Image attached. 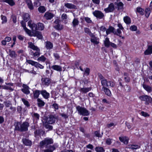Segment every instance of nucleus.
Segmentation results:
<instances>
[{
    "label": "nucleus",
    "instance_id": "nucleus-1",
    "mask_svg": "<svg viewBox=\"0 0 152 152\" xmlns=\"http://www.w3.org/2000/svg\"><path fill=\"white\" fill-rule=\"evenodd\" d=\"M76 108L78 113L80 115L88 116L89 115L88 111L84 107L78 106L76 107Z\"/></svg>",
    "mask_w": 152,
    "mask_h": 152
},
{
    "label": "nucleus",
    "instance_id": "nucleus-2",
    "mask_svg": "<svg viewBox=\"0 0 152 152\" xmlns=\"http://www.w3.org/2000/svg\"><path fill=\"white\" fill-rule=\"evenodd\" d=\"M53 140L50 138H46L44 140H42L40 142L39 144L41 147H42L44 145H47L49 144L53 143Z\"/></svg>",
    "mask_w": 152,
    "mask_h": 152
},
{
    "label": "nucleus",
    "instance_id": "nucleus-3",
    "mask_svg": "<svg viewBox=\"0 0 152 152\" xmlns=\"http://www.w3.org/2000/svg\"><path fill=\"white\" fill-rule=\"evenodd\" d=\"M140 99L141 101H145L146 105H148L152 102V98L147 95L142 96L140 97Z\"/></svg>",
    "mask_w": 152,
    "mask_h": 152
},
{
    "label": "nucleus",
    "instance_id": "nucleus-4",
    "mask_svg": "<svg viewBox=\"0 0 152 152\" xmlns=\"http://www.w3.org/2000/svg\"><path fill=\"white\" fill-rule=\"evenodd\" d=\"M101 84L103 86L106 87H114L115 86V83L112 81H107L106 79H104L101 81Z\"/></svg>",
    "mask_w": 152,
    "mask_h": 152
},
{
    "label": "nucleus",
    "instance_id": "nucleus-5",
    "mask_svg": "<svg viewBox=\"0 0 152 152\" xmlns=\"http://www.w3.org/2000/svg\"><path fill=\"white\" fill-rule=\"evenodd\" d=\"M28 63L32 66H34L36 67L39 68L40 69H43L44 68V66L42 65L39 63L35 62L33 61L29 60L27 61Z\"/></svg>",
    "mask_w": 152,
    "mask_h": 152
},
{
    "label": "nucleus",
    "instance_id": "nucleus-6",
    "mask_svg": "<svg viewBox=\"0 0 152 152\" xmlns=\"http://www.w3.org/2000/svg\"><path fill=\"white\" fill-rule=\"evenodd\" d=\"M56 121V118L53 115H49L47 117L46 122L47 123L50 124H52L55 123Z\"/></svg>",
    "mask_w": 152,
    "mask_h": 152
},
{
    "label": "nucleus",
    "instance_id": "nucleus-7",
    "mask_svg": "<svg viewBox=\"0 0 152 152\" xmlns=\"http://www.w3.org/2000/svg\"><path fill=\"white\" fill-rule=\"evenodd\" d=\"M93 15L97 18L99 19L102 18L104 17V15L101 12L98 10H95L93 12Z\"/></svg>",
    "mask_w": 152,
    "mask_h": 152
},
{
    "label": "nucleus",
    "instance_id": "nucleus-8",
    "mask_svg": "<svg viewBox=\"0 0 152 152\" xmlns=\"http://www.w3.org/2000/svg\"><path fill=\"white\" fill-rule=\"evenodd\" d=\"M28 26L31 28L33 31H36L37 30V24L32 22L31 20L29 21L28 23Z\"/></svg>",
    "mask_w": 152,
    "mask_h": 152
},
{
    "label": "nucleus",
    "instance_id": "nucleus-9",
    "mask_svg": "<svg viewBox=\"0 0 152 152\" xmlns=\"http://www.w3.org/2000/svg\"><path fill=\"white\" fill-rule=\"evenodd\" d=\"M60 20L58 19L56 20L54 22V27L58 30H61L63 28L62 25L60 24Z\"/></svg>",
    "mask_w": 152,
    "mask_h": 152
},
{
    "label": "nucleus",
    "instance_id": "nucleus-10",
    "mask_svg": "<svg viewBox=\"0 0 152 152\" xmlns=\"http://www.w3.org/2000/svg\"><path fill=\"white\" fill-rule=\"evenodd\" d=\"M42 85L48 86L51 82V80L48 78H42L41 79Z\"/></svg>",
    "mask_w": 152,
    "mask_h": 152
},
{
    "label": "nucleus",
    "instance_id": "nucleus-11",
    "mask_svg": "<svg viewBox=\"0 0 152 152\" xmlns=\"http://www.w3.org/2000/svg\"><path fill=\"white\" fill-rule=\"evenodd\" d=\"M55 15L53 14L48 11L45 13L44 17L46 20H48L51 19Z\"/></svg>",
    "mask_w": 152,
    "mask_h": 152
},
{
    "label": "nucleus",
    "instance_id": "nucleus-12",
    "mask_svg": "<svg viewBox=\"0 0 152 152\" xmlns=\"http://www.w3.org/2000/svg\"><path fill=\"white\" fill-rule=\"evenodd\" d=\"M29 126V123L27 122H23L21 126V131H25L28 130V128Z\"/></svg>",
    "mask_w": 152,
    "mask_h": 152
},
{
    "label": "nucleus",
    "instance_id": "nucleus-13",
    "mask_svg": "<svg viewBox=\"0 0 152 152\" xmlns=\"http://www.w3.org/2000/svg\"><path fill=\"white\" fill-rule=\"evenodd\" d=\"M114 6L113 4L111 3L109 5L107 8L104 9V11L107 13L111 12L114 10Z\"/></svg>",
    "mask_w": 152,
    "mask_h": 152
},
{
    "label": "nucleus",
    "instance_id": "nucleus-14",
    "mask_svg": "<svg viewBox=\"0 0 152 152\" xmlns=\"http://www.w3.org/2000/svg\"><path fill=\"white\" fill-rule=\"evenodd\" d=\"M119 140L124 144L127 145L129 143V138L126 136L120 137H119Z\"/></svg>",
    "mask_w": 152,
    "mask_h": 152
},
{
    "label": "nucleus",
    "instance_id": "nucleus-15",
    "mask_svg": "<svg viewBox=\"0 0 152 152\" xmlns=\"http://www.w3.org/2000/svg\"><path fill=\"white\" fill-rule=\"evenodd\" d=\"M28 48H30L34 50H38L39 48L37 46H35L32 42H28Z\"/></svg>",
    "mask_w": 152,
    "mask_h": 152
},
{
    "label": "nucleus",
    "instance_id": "nucleus-16",
    "mask_svg": "<svg viewBox=\"0 0 152 152\" xmlns=\"http://www.w3.org/2000/svg\"><path fill=\"white\" fill-rule=\"evenodd\" d=\"M102 91H103L105 92V94L107 96H111L112 94L108 88L105 87V86H103Z\"/></svg>",
    "mask_w": 152,
    "mask_h": 152
},
{
    "label": "nucleus",
    "instance_id": "nucleus-17",
    "mask_svg": "<svg viewBox=\"0 0 152 152\" xmlns=\"http://www.w3.org/2000/svg\"><path fill=\"white\" fill-rule=\"evenodd\" d=\"M22 140L23 143L26 146H30L32 144V142L30 140L26 138L23 139Z\"/></svg>",
    "mask_w": 152,
    "mask_h": 152
},
{
    "label": "nucleus",
    "instance_id": "nucleus-18",
    "mask_svg": "<svg viewBox=\"0 0 152 152\" xmlns=\"http://www.w3.org/2000/svg\"><path fill=\"white\" fill-rule=\"evenodd\" d=\"M23 88L22 89V91L24 94H28L30 93V91L29 90V87L26 85H23Z\"/></svg>",
    "mask_w": 152,
    "mask_h": 152
},
{
    "label": "nucleus",
    "instance_id": "nucleus-19",
    "mask_svg": "<svg viewBox=\"0 0 152 152\" xmlns=\"http://www.w3.org/2000/svg\"><path fill=\"white\" fill-rule=\"evenodd\" d=\"M41 94L43 97L45 99H48L50 97V94L45 90H42L41 91Z\"/></svg>",
    "mask_w": 152,
    "mask_h": 152
},
{
    "label": "nucleus",
    "instance_id": "nucleus-20",
    "mask_svg": "<svg viewBox=\"0 0 152 152\" xmlns=\"http://www.w3.org/2000/svg\"><path fill=\"white\" fill-rule=\"evenodd\" d=\"M64 6L66 8L69 9H75L76 8V6L71 3H65Z\"/></svg>",
    "mask_w": 152,
    "mask_h": 152
},
{
    "label": "nucleus",
    "instance_id": "nucleus-21",
    "mask_svg": "<svg viewBox=\"0 0 152 152\" xmlns=\"http://www.w3.org/2000/svg\"><path fill=\"white\" fill-rule=\"evenodd\" d=\"M145 55H149L152 53V45H149L147 49L144 52Z\"/></svg>",
    "mask_w": 152,
    "mask_h": 152
},
{
    "label": "nucleus",
    "instance_id": "nucleus-22",
    "mask_svg": "<svg viewBox=\"0 0 152 152\" xmlns=\"http://www.w3.org/2000/svg\"><path fill=\"white\" fill-rule=\"evenodd\" d=\"M26 3L28 8L30 10H33L34 9L31 0H26Z\"/></svg>",
    "mask_w": 152,
    "mask_h": 152
},
{
    "label": "nucleus",
    "instance_id": "nucleus-23",
    "mask_svg": "<svg viewBox=\"0 0 152 152\" xmlns=\"http://www.w3.org/2000/svg\"><path fill=\"white\" fill-rule=\"evenodd\" d=\"M4 2L8 4L10 6H12L15 5V2L13 0H1Z\"/></svg>",
    "mask_w": 152,
    "mask_h": 152
},
{
    "label": "nucleus",
    "instance_id": "nucleus-24",
    "mask_svg": "<svg viewBox=\"0 0 152 152\" xmlns=\"http://www.w3.org/2000/svg\"><path fill=\"white\" fill-rule=\"evenodd\" d=\"M128 146V148L132 150L137 149L140 148V146L137 145H129Z\"/></svg>",
    "mask_w": 152,
    "mask_h": 152
},
{
    "label": "nucleus",
    "instance_id": "nucleus-25",
    "mask_svg": "<svg viewBox=\"0 0 152 152\" xmlns=\"http://www.w3.org/2000/svg\"><path fill=\"white\" fill-rule=\"evenodd\" d=\"M142 86L143 88L147 92H150L152 91V88L147 85L143 84Z\"/></svg>",
    "mask_w": 152,
    "mask_h": 152
},
{
    "label": "nucleus",
    "instance_id": "nucleus-26",
    "mask_svg": "<svg viewBox=\"0 0 152 152\" xmlns=\"http://www.w3.org/2000/svg\"><path fill=\"white\" fill-rule=\"evenodd\" d=\"M56 148L54 146H50L48 149H45L44 150V152H53V151Z\"/></svg>",
    "mask_w": 152,
    "mask_h": 152
},
{
    "label": "nucleus",
    "instance_id": "nucleus-27",
    "mask_svg": "<svg viewBox=\"0 0 152 152\" xmlns=\"http://www.w3.org/2000/svg\"><path fill=\"white\" fill-rule=\"evenodd\" d=\"M91 41L94 45H97L99 42V39L96 37L92 38L91 39Z\"/></svg>",
    "mask_w": 152,
    "mask_h": 152
},
{
    "label": "nucleus",
    "instance_id": "nucleus-28",
    "mask_svg": "<svg viewBox=\"0 0 152 152\" xmlns=\"http://www.w3.org/2000/svg\"><path fill=\"white\" fill-rule=\"evenodd\" d=\"M52 67L53 69L58 71L60 72L62 70V67L61 66L58 65H53L52 66Z\"/></svg>",
    "mask_w": 152,
    "mask_h": 152
},
{
    "label": "nucleus",
    "instance_id": "nucleus-29",
    "mask_svg": "<svg viewBox=\"0 0 152 152\" xmlns=\"http://www.w3.org/2000/svg\"><path fill=\"white\" fill-rule=\"evenodd\" d=\"M91 90V88H81L80 91L83 93H86Z\"/></svg>",
    "mask_w": 152,
    "mask_h": 152
},
{
    "label": "nucleus",
    "instance_id": "nucleus-30",
    "mask_svg": "<svg viewBox=\"0 0 152 152\" xmlns=\"http://www.w3.org/2000/svg\"><path fill=\"white\" fill-rule=\"evenodd\" d=\"M111 42L110 41L109 38H106L104 41V44L105 46L107 48L109 47L110 44Z\"/></svg>",
    "mask_w": 152,
    "mask_h": 152
},
{
    "label": "nucleus",
    "instance_id": "nucleus-31",
    "mask_svg": "<svg viewBox=\"0 0 152 152\" xmlns=\"http://www.w3.org/2000/svg\"><path fill=\"white\" fill-rule=\"evenodd\" d=\"M45 47L47 49H50L52 48L53 45L50 42H45Z\"/></svg>",
    "mask_w": 152,
    "mask_h": 152
},
{
    "label": "nucleus",
    "instance_id": "nucleus-32",
    "mask_svg": "<svg viewBox=\"0 0 152 152\" xmlns=\"http://www.w3.org/2000/svg\"><path fill=\"white\" fill-rule=\"evenodd\" d=\"M37 104L39 107H41L44 105L45 103L44 102L41 100L40 99H37Z\"/></svg>",
    "mask_w": 152,
    "mask_h": 152
},
{
    "label": "nucleus",
    "instance_id": "nucleus-33",
    "mask_svg": "<svg viewBox=\"0 0 152 152\" xmlns=\"http://www.w3.org/2000/svg\"><path fill=\"white\" fill-rule=\"evenodd\" d=\"M95 150L96 152H104L105 150L104 148L101 146L96 147L95 148Z\"/></svg>",
    "mask_w": 152,
    "mask_h": 152
},
{
    "label": "nucleus",
    "instance_id": "nucleus-34",
    "mask_svg": "<svg viewBox=\"0 0 152 152\" xmlns=\"http://www.w3.org/2000/svg\"><path fill=\"white\" fill-rule=\"evenodd\" d=\"M38 10L39 12L42 13L46 11V9L44 6H41L39 7Z\"/></svg>",
    "mask_w": 152,
    "mask_h": 152
},
{
    "label": "nucleus",
    "instance_id": "nucleus-35",
    "mask_svg": "<svg viewBox=\"0 0 152 152\" xmlns=\"http://www.w3.org/2000/svg\"><path fill=\"white\" fill-rule=\"evenodd\" d=\"M37 30H42L44 28V25L43 23H39L37 24Z\"/></svg>",
    "mask_w": 152,
    "mask_h": 152
},
{
    "label": "nucleus",
    "instance_id": "nucleus-36",
    "mask_svg": "<svg viewBox=\"0 0 152 152\" xmlns=\"http://www.w3.org/2000/svg\"><path fill=\"white\" fill-rule=\"evenodd\" d=\"M114 29V28L112 26L109 27L108 29L106 30V33L107 35L110 34L111 32H114L113 31Z\"/></svg>",
    "mask_w": 152,
    "mask_h": 152
},
{
    "label": "nucleus",
    "instance_id": "nucleus-37",
    "mask_svg": "<svg viewBox=\"0 0 152 152\" xmlns=\"http://www.w3.org/2000/svg\"><path fill=\"white\" fill-rule=\"evenodd\" d=\"M124 22L127 24H129L131 23V20L130 18L128 17H125L124 18Z\"/></svg>",
    "mask_w": 152,
    "mask_h": 152
},
{
    "label": "nucleus",
    "instance_id": "nucleus-38",
    "mask_svg": "<svg viewBox=\"0 0 152 152\" xmlns=\"http://www.w3.org/2000/svg\"><path fill=\"white\" fill-rule=\"evenodd\" d=\"M79 23V21L77 18H74L72 22L73 26L74 27L78 25Z\"/></svg>",
    "mask_w": 152,
    "mask_h": 152
},
{
    "label": "nucleus",
    "instance_id": "nucleus-39",
    "mask_svg": "<svg viewBox=\"0 0 152 152\" xmlns=\"http://www.w3.org/2000/svg\"><path fill=\"white\" fill-rule=\"evenodd\" d=\"M21 124L19 122H17L15 125V129L20 131Z\"/></svg>",
    "mask_w": 152,
    "mask_h": 152
},
{
    "label": "nucleus",
    "instance_id": "nucleus-40",
    "mask_svg": "<svg viewBox=\"0 0 152 152\" xmlns=\"http://www.w3.org/2000/svg\"><path fill=\"white\" fill-rule=\"evenodd\" d=\"M137 12L141 15H143L144 13V10L141 8L138 7L137 9Z\"/></svg>",
    "mask_w": 152,
    "mask_h": 152
},
{
    "label": "nucleus",
    "instance_id": "nucleus-41",
    "mask_svg": "<svg viewBox=\"0 0 152 152\" xmlns=\"http://www.w3.org/2000/svg\"><path fill=\"white\" fill-rule=\"evenodd\" d=\"M117 6L118 10H121L123 8V4L121 2H119L117 4Z\"/></svg>",
    "mask_w": 152,
    "mask_h": 152
},
{
    "label": "nucleus",
    "instance_id": "nucleus-42",
    "mask_svg": "<svg viewBox=\"0 0 152 152\" xmlns=\"http://www.w3.org/2000/svg\"><path fill=\"white\" fill-rule=\"evenodd\" d=\"M22 101L23 102V104L27 107H29L30 106L29 102L24 98L22 99Z\"/></svg>",
    "mask_w": 152,
    "mask_h": 152
},
{
    "label": "nucleus",
    "instance_id": "nucleus-43",
    "mask_svg": "<svg viewBox=\"0 0 152 152\" xmlns=\"http://www.w3.org/2000/svg\"><path fill=\"white\" fill-rule=\"evenodd\" d=\"M151 13L150 9L149 8H146L145 9V16L147 18H148Z\"/></svg>",
    "mask_w": 152,
    "mask_h": 152
},
{
    "label": "nucleus",
    "instance_id": "nucleus-44",
    "mask_svg": "<svg viewBox=\"0 0 152 152\" xmlns=\"http://www.w3.org/2000/svg\"><path fill=\"white\" fill-rule=\"evenodd\" d=\"M34 6L36 7L39 6L41 5V3L39 2V0H34Z\"/></svg>",
    "mask_w": 152,
    "mask_h": 152
},
{
    "label": "nucleus",
    "instance_id": "nucleus-45",
    "mask_svg": "<svg viewBox=\"0 0 152 152\" xmlns=\"http://www.w3.org/2000/svg\"><path fill=\"white\" fill-rule=\"evenodd\" d=\"M29 19V15L28 14L26 13L23 15V19L26 21H27Z\"/></svg>",
    "mask_w": 152,
    "mask_h": 152
},
{
    "label": "nucleus",
    "instance_id": "nucleus-46",
    "mask_svg": "<svg viewBox=\"0 0 152 152\" xmlns=\"http://www.w3.org/2000/svg\"><path fill=\"white\" fill-rule=\"evenodd\" d=\"M46 60V58L44 56H42L37 59L38 61H41L44 62Z\"/></svg>",
    "mask_w": 152,
    "mask_h": 152
},
{
    "label": "nucleus",
    "instance_id": "nucleus-47",
    "mask_svg": "<svg viewBox=\"0 0 152 152\" xmlns=\"http://www.w3.org/2000/svg\"><path fill=\"white\" fill-rule=\"evenodd\" d=\"M35 36L39 39H41L42 38V36L40 32L36 31L35 32Z\"/></svg>",
    "mask_w": 152,
    "mask_h": 152
},
{
    "label": "nucleus",
    "instance_id": "nucleus-48",
    "mask_svg": "<svg viewBox=\"0 0 152 152\" xmlns=\"http://www.w3.org/2000/svg\"><path fill=\"white\" fill-rule=\"evenodd\" d=\"M9 55L12 58L15 57L16 56L15 52L13 51L10 50V51Z\"/></svg>",
    "mask_w": 152,
    "mask_h": 152
},
{
    "label": "nucleus",
    "instance_id": "nucleus-49",
    "mask_svg": "<svg viewBox=\"0 0 152 152\" xmlns=\"http://www.w3.org/2000/svg\"><path fill=\"white\" fill-rule=\"evenodd\" d=\"M1 19L2 21V23H6L7 21V18L6 17L3 15H1Z\"/></svg>",
    "mask_w": 152,
    "mask_h": 152
},
{
    "label": "nucleus",
    "instance_id": "nucleus-50",
    "mask_svg": "<svg viewBox=\"0 0 152 152\" xmlns=\"http://www.w3.org/2000/svg\"><path fill=\"white\" fill-rule=\"evenodd\" d=\"M39 94V91L38 90H36L34 91V97L35 98H37Z\"/></svg>",
    "mask_w": 152,
    "mask_h": 152
},
{
    "label": "nucleus",
    "instance_id": "nucleus-51",
    "mask_svg": "<svg viewBox=\"0 0 152 152\" xmlns=\"http://www.w3.org/2000/svg\"><path fill=\"white\" fill-rule=\"evenodd\" d=\"M90 69L88 68H86L85 69L84 73V75L88 76L89 74Z\"/></svg>",
    "mask_w": 152,
    "mask_h": 152
},
{
    "label": "nucleus",
    "instance_id": "nucleus-52",
    "mask_svg": "<svg viewBox=\"0 0 152 152\" xmlns=\"http://www.w3.org/2000/svg\"><path fill=\"white\" fill-rule=\"evenodd\" d=\"M32 116L34 118L37 119H39V115L36 113H34L32 115Z\"/></svg>",
    "mask_w": 152,
    "mask_h": 152
},
{
    "label": "nucleus",
    "instance_id": "nucleus-53",
    "mask_svg": "<svg viewBox=\"0 0 152 152\" xmlns=\"http://www.w3.org/2000/svg\"><path fill=\"white\" fill-rule=\"evenodd\" d=\"M121 30L119 29H117L116 31L113 32V33L119 36H120L122 33Z\"/></svg>",
    "mask_w": 152,
    "mask_h": 152
},
{
    "label": "nucleus",
    "instance_id": "nucleus-54",
    "mask_svg": "<svg viewBox=\"0 0 152 152\" xmlns=\"http://www.w3.org/2000/svg\"><path fill=\"white\" fill-rule=\"evenodd\" d=\"M94 134L95 135L98 137H101L103 135V133H102V134H100L99 132L98 131H96L94 132Z\"/></svg>",
    "mask_w": 152,
    "mask_h": 152
},
{
    "label": "nucleus",
    "instance_id": "nucleus-55",
    "mask_svg": "<svg viewBox=\"0 0 152 152\" xmlns=\"http://www.w3.org/2000/svg\"><path fill=\"white\" fill-rule=\"evenodd\" d=\"M44 126L46 129H48L49 130L52 129L53 128L52 126L48 124H44Z\"/></svg>",
    "mask_w": 152,
    "mask_h": 152
},
{
    "label": "nucleus",
    "instance_id": "nucleus-56",
    "mask_svg": "<svg viewBox=\"0 0 152 152\" xmlns=\"http://www.w3.org/2000/svg\"><path fill=\"white\" fill-rule=\"evenodd\" d=\"M137 28L136 26L135 25H133L131 26L129 29H130L132 31H135L137 30Z\"/></svg>",
    "mask_w": 152,
    "mask_h": 152
},
{
    "label": "nucleus",
    "instance_id": "nucleus-57",
    "mask_svg": "<svg viewBox=\"0 0 152 152\" xmlns=\"http://www.w3.org/2000/svg\"><path fill=\"white\" fill-rule=\"evenodd\" d=\"M11 19L12 20L13 22L14 23H15L17 21V17L16 16L14 15H12Z\"/></svg>",
    "mask_w": 152,
    "mask_h": 152
},
{
    "label": "nucleus",
    "instance_id": "nucleus-58",
    "mask_svg": "<svg viewBox=\"0 0 152 152\" xmlns=\"http://www.w3.org/2000/svg\"><path fill=\"white\" fill-rule=\"evenodd\" d=\"M36 52H35V53H33V55L34 56H37L38 57L40 55V50L39 49V48L38 50H36Z\"/></svg>",
    "mask_w": 152,
    "mask_h": 152
},
{
    "label": "nucleus",
    "instance_id": "nucleus-59",
    "mask_svg": "<svg viewBox=\"0 0 152 152\" xmlns=\"http://www.w3.org/2000/svg\"><path fill=\"white\" fill-rule=\"evenodd\" d=\"M124 89L125 91L128 92H129L131 90L130 87L126 85L124 86Z\"/></svg>",
    "mask_w": 152,
    "mask_h": 152
},
{
    "label": "nucleus",
    "instance_id": "nucleus-60",
    "mask_svg": "<svg viewBox=\"0 0 152 152\" xmlns=\"http://www.w3.org/2000/svg\"><path fill=\"white\" fill-rule=\"evenodd\" d=\"M141 115L144 117H146L147 116H149V115L147 113L145 112L144 111H142L141 113Z\"/></svg>",
    "mask_w": 152,
    "mask_h": 152
},
{
    "label": "nucleus",
    "instance_id": "nucleus-61",
    "mask_svg": "<svg viewBox=\"0 0 152 152\" xmlns=\"http://www.w3.org/2000/svg\"><path fill=\"white\" fill-rule=\"evenodd\" d=\"M85 20L87 23H91L92 22L91 20L90 19V18L88 17H86L85 18Z\"/></svg>",
    "mask_w": 152,
    "mask_h": 152
},
{
    "label": "nucleus",
    "instance_id": "nucleus-62",
    "mask_svg": "<svg viewBox=\"0 0 152 152\" xmlns=\"http://www.w3.org/2000/svg\"><path fill=\"white\" fill-rule=\"evenodd\" d=\"M115 125V124L114 123H111L110 124H108L107 125V126L108 128H110L112 126H114Z\"/></svg>",
    "mask_w": 152,
    "mask_h": 152
},
{
    "label": "nucleus",
    "instance_id": "nucleus-63",
    "mask_svg": "<svg viewBox=\"0 0 152 152\" xmlns=\"http://www.w3.org/2000/svg\"><path fill=\"white\" fill-rule=\"evenodd\" d=\"M24 30L29 35L31 36V31L29 30L27 28H25L24 29Z\"/></svg>",
    "mask_w": 152,
    "mask_h": 152
},
{
    "label": "nucleus",
    "instance_id": "nucleus-64",
    "mask_svg": "<svg viewBox=\"0 0 152 152\" xmlns=\"http://www.w3.org/2000/svg\"><path fill=\"white\" fill-rule=\"evenodd\" d=\"M106 143L108 145H110L111 143V139L110 138L107 139L106 140Z\"/></svg>",
    "mask_w": 152,
    "mask_h": 152
}]
</instances>
